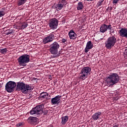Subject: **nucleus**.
Returning a JSON list of instances; mask_svg holds the SVG:
<instances>
[{
    "label": "nucleus",
    "instance_id": "4c0bfd02",
    "mask_svg": "<svg viewBox=\"0 0 127 127\" xmlns=\"http://www.w3.org/2000/svg\"><path fill=\"white\" fill-rule=\"evenodd\" d=\"M59 56H60V53H59V54L57 55L58 57H59Z\"/></svg>",
    "mask_w": 127,
    "mask_h": 127
},
{
    "label": "nucleus",
    "instance_id": "aec40b11",
    "mask_svg": "<svg viewBox=\"0 0 127 127\" xmlns=\"http://www.w3.org/2000/svg\"><path fill=\"white\" fill-rule=\"evenodd\" d=\"M55 8H56L57 11H59V10H61V9L63 8V5L61 4V2H59V3L55 6Z\"/></svg>",
    "mask_w": 127,
    "mask_h": 127
},
{
    "label": "nucleus",
    "instance_id": "20e7f679",
    "mask_svg": "<svg viewBox=\"0 0 127 127\" xmlns=\"http://www.w3.org/2000/svg\"><path fill=\"white\" fill-rule=\"evenodd\" d=\"M17 61L19 65L26 66V63H28L30 61L29 55L27 54L22 55L17 59Z\"/></svg>",
    "mask_w": 127,
    "mask_h": 127
},
{
    "label": "nucleus",
    "instance_id": "ddd939ff",
    "mask_svg": "<svg viewBox=\"0 0 127 127\" xmlns=\"http://www.w3.org/2000/svg\"><path fill=\"white\" fill-rule=\"evenodd\" d=\"M119 34L121 37H126V38H127V29L122 28L119 30Z\"/></svg>",
    "mask_w": 127,
    "mask_h": 127
},
{
    "label": "nucleus",
    "instance_id": "5701e85b",
    "mask_svg": "<svg viewBox=\"0 0 127 127\" xmlns=\"http://www.w3.org/2000/svg\"><path fill=\"white\" fill-rule=\"evenodd\" d=\"M81 74H82L80 75V76L79 77V78L82 80V81H83V80H85L86 78L88 77L87 76H88V74H85V73H81Z\"/></svg>",
    "mask_w": 127,
    "mask_h": 127
},
{
    "label": "nucleus",
    "instance_id": "4468645a",
    "mask_svg": "<svg viewBox=\"0 0 127 127\" xmlns=\"http://www.w3.org/2000/svg\"><path fill=\"white\" fill-rule=\"evenodd\" d=\"M91 68H90V67L86 66L82 69L80 74H85L88 76V74H89V73H91Z\"/></svg>",
    "mask_w": 127,
    "mask_h": 127
},
{
    "label": "nucleus",
    "instance_id": "c85d7f7f",
    "mask_svg": "<svg viewBox=\"0 0 127 127\" xmlns=\"http://www.w3.org/2000/svg\"><path fill=\"white\" fill-rule=\"evenodd\" d=\"M12 32H13V30H9V31L8 32H7L6 33V34L7 35H9V34H11V33H12Z\"/></svg>",
    "mask_w": 127,
    "mask_h": 127
},
{
    "label": "nucleus",
    "instance_id": "4be33fe9",
    "mask_svg": "<svg viewBox=\"0 0 127 127\" xmlns=\"http://www.w3.org/2000/svg\"><path fill=\"white\" fill-rule=\"evenodd\" d=\"M83 7H84V5H83V3L82 2H78V6L77 7L78 10H81V9H83Z\"/></svg>",
    "mask_w": 127,
    "mask_h": 127
},
{
    "label": "nucleus",
    "instance_id": "6ab92c4d",
    "mask_svg": "<svg viewBox=\"0 0 127 127\" xmlns=\"http://www.w3.org/2000/svg\"><path fill=\"white\" fill-rule=\"evenodd\" d=\"M69 119V117L68 116H65L64 117H62V122L61 124L62 125H65L67 122H68V120Z\"/></svg>",
    "mask_w": 127,
    "mask_h": 127
},
{
    "label": "nucleus",
    "instance_id": "0eeeda50",
    "mask_svg": "<svg viewBox=\"0 0 127 127\" xmlns=\"http://www.w3.org/2000/svg\"><path fill=\"white\" fill-rule=\"evenodd\" d=\"M58 20L56 18H52L49 20V25L51 29L55 30L58 26Z\"/></svg>",
    "mask_w": 127,
    "mask_h": 127
},
{
    "label": "nucleus",
    "instance_id": "7ed1b4c3",
    "mask_svg": "<svg viewBox=\"0 0 127 127\" xmlns=\"http://www.w3.org/2000/svg\"><path fill=\"white\" fill-rule=\"evenodd\" d=\"M116 42H117V38L116 37L112 36V37L108 38V39L105 42V47L107 48V49H109V50H111V49H112V48L115 46Z\"/></svg>",
    "mask_w": 127,
    "mask_h": 127
},
{
    "label": "nucleus",
    "instance_id": "a878e982",
    "mask_svg": "<svg viewBox=\"0 0 127 127\" xmlns=\"http://www.w3.org/2000/svg\"><path fill=\"white\" fill-rule=\"evenodd\" d=\"M0 53H2V54H5V53L7 52V49L6 48L1 49H0Z\"/></svg>",
    "mask_w": 127,
    "mask_h": 127
},
{
    "label": "nucleus",
    "instance_id": "2f4dec72",
    "mask_svg": "<svg viewBox=\"0 0 127 127\" xmlns=\"http://www.w3.org/2000/svg\"><path fill=\"white\" fill-rule=\"evenodd\" d=\"M120 0H113V3H117Z\"/></svg>",
    "mask_w": 127,
    "mask_h": 127
},
{
    "label": "nucleus",
    "instance_id": "473e14b6",
    "mask_svg": "<svg viewBox=\"0 0 127 127\" xmlns=\"http://www.w3.org/2000/svg\"><path fill=\"white\" fill-rule=\"evenodd\" d=\"M62 43H65V42H66V39H63L62 40Z\"/></svg>",
    "mask_w": 127,
    "mask_h": 127
},
{
    "label": "nucleus",
    "instance_id": "ea45409f",
    "mask_svg": "<svg viewBox=\"0 0 127 127\" xmlns=\"http://www.w3.org/2000/svg\"><path fill=\"white\" fill-rule=\"evenodd\" d=\"M87 1H89V0H91V1H92V0H87Z\"/></svg>",
    "mask_w": 127,
    "mask_h": 127
},
{
    "label": "nucleus",
    "instance_id": "412c9836",
    "mask_svg": "<svg viewBox=\"0 0 127 127\" xmlns=\"http://www.w3.org/2000/svg\"><path fill=\"white\" fill-rule=\"evenodd\" d=\"M46 97H50L49 94L47 93V92H42L40 94V98H43V99H45Z\"/></svg>",
    "mask_w": 127,
    "mask_h": 127
},
{
    "label": "nucleus",
    "instance_id": "9d476101",
    "mask_svg": "<svg viewBox=\"0 0 127 127\" xmlns=\"http://www.w3.org/2000/svg\"><path fill=\"white\" fill-rule=\"evenodd\" d=\"M30 90H32V87L28 84H25V83L21 92L23 93V94H27Z\"/></svg>",
    "mask_w": 127,
    "mask_h": 127
},
{
    "label": "nucleus",
    "instance_id": "f257e3e1",
    "mask_svg": "<svg viewBox=\"0 0 127 127\" xmlns=\"http://www.w3.org/2000/svg\"><path fill=\"white\" fill-rule=\"evenodd\" d=\"M120 81V77L117 73H111L109 76L106 77V82L107 84L114 86L115 84H118Z\"/></svg>",
    "mask_w": 127,
    "mask_h": 127
},
{
    "label": "nucleus",
    "instance_id": "a211bd4d",
    "mask_svg": "<svg viewBox=\"0 0 127 127\" xmlns=\"http://www.w3.org/2000/svg\"><path fill=\"white\" fill-rule=\"evenodd\" d=\"M68 35L70 39H75V38H76V34L74 32V31L73 30H71L68 33Z\"/></svg>",
    "mask_w": 127,
    "mask_h": 127
},
{
    "label": "nucleus",
    "instance_id": "f704fd0d",
    "mask_svg": "<svg viewBox=\"0 0 127 127\" xmlns=\"http://www.w3.org/2000/svg\"><path fill=\"white\" fill-rule=\"evenodd\" d=\"M102 5V2H99L98 3V6H101Z\"/></svg>",
    "mask_w": 127,
    "mask_h": 127
},
{
    "label": "nucleus",
    "instance_id": "bb28decb",
    "mask_svg": "<svg viewBox=\"0 0 127 127\" xmlns=\"http://www.w3.org/2000/svg\"><path fill=\"white\" fill-rule=\"evenodd\" d=\"M60 2H61V4L63 5V6L66 4V0H61Z\"/></svg>",
    "mask_w": 127,
    "mask_h": 127
},
{
    "label": "nucleus",
    "instance_id": "c756f323",
    "mask_svg": "<svg viewBox=\"0 0 127 127\" xmlns=\"http://www.w3.org/2000/svg\"><path fill=\"white\" fill-rule=\"evenodd\" d=\"M124 55L127 57V49H126L124 53Z\"/></svg>",
    "mask_w": 127,
    "mask_h": 127
},
{
    "label": "nucleus",
    "instance_id": "393cba45",
    "mask_svg": "<svg viewBox=\"0 0 127 127\" xmlns=\"http://www.w3.org/2000/svg\"><path fill=\"white\" fill-rule=\"evenodd\" d=\"M27 0H20L19 2L18 3V5H22V4H24Z\"/></svg>",
    "mask_w": 127,
    "mask_h": 127
},
{
    "label": "nucleus",
    "instance_id": "423d86ee",
    "mask_svg": "<svg viewBox=\"0 0 127 127\" xmlns=\"http://www.w3.org/2000/svg\"><path fill=\"white\" fill-rule=\"evenodd\" d=\"M15 87H16L15 82L10 81L6 83L5 86V90H6L8 93H11L14 92Z\"/></svg>",
    "mask_w": 127,
    "mask_h": 127
},
{
    "label": "nucleus",
    "instance_id": "9b49d317",
    "mask_svg": "<svg viewBox=\"0 0 127 127\" xmlns=\"http://www.w3.org/2000/svg\"><path fill=\"white\" fill-rule=\"evenodd\" d=\"M61 96L58 95L51 99L52 105H57L61 102Z\"/></svg>",
    "mask_w": 127,
    "mask_h": 127
},
{
    "label": "nucleus",
    "instance_id": "c9c22d12",
    "mask_svg": "<svg viewBox=\"0 0 127 127\" xmlns=\"http://www.w3.org/2000/svg\"><path fill=\"white\" fill-rule=\"evenodd\" d=\"M104 0H100L99 2H103Z\"/></svg>",
    "mask_w": 127,
    "mask_h": 127
},
{
    "label": "nucleus",
    "instance_id": "a19ab883",
    "mask_svg": "<svg viewBox=\"0 0 127 127\" xmlns=\"http://www.w3.org/2000/svg\"><path fill=\"white\" fill-rule=\"evenodd\" d=\"M50 127H53V126H51Z\"/></svg>",
    "mask_w": 127,
    "mask_h": 127
},
{
    "label": "nucleus",
    "instance_id": "1a4fd4ad",
    "mask_svg": "<svg viewBox=\"0 0 127 127\" xmlns=\"http://www.w3.org/2000/svg\"><path fill=\"white\" fill-rule=\"evenodd\" d=\"M54 39V34L52 33L50 35L47 37H45L43 40L44 44H46V43H49V42H51L53 41Z\"/></svg>",
    "mask_w": 127,
    "mask_h": 127
},
{
    "label": "nucleus",
    "instance_id": "dca6fc26",
    "mask_svg": "<svg viewBox=\"0 0 127 127\" xmlns=\"http://www.w3.org/2000/svg\"><path fill=\"white\" fill-rule=\"evenodd\" d=\"M24 83L23 82H17L16 86V90L18 91H21L24 85Z\"/></svg>",
    "mask_w": 127,
    "mask_h": 127
},
{
    "label": "nucleus",
    "instance_id": "6e6552de",
    "mask_svg": "<svg viewBox=\"0 0 127 127\" xmlns=\"http://www.w3.org/2000/svg\"><path fill=\"white\" fill-rule=\"evenodd\" d=\"M111 28H113V27H112V25L109 24L108 26L106 24H103L101 25L100 28V32H102V33H104V32H106L108 29H111Z\"/></svg>",
    "mask_w": 127,
    "mask_h": 127
},
{
    "label": "nucleus",
    "instance_id": "2eb2a0df",
    "mask_svg": "<svg viewBox=\"0 0 127 127\" xmlns=\"http://www.w3.org/2000/svg\"><path fill=\"white\" fill-rule=\"evenodd\" d=\"M101 116H102V112H98L97 113H95L92 116V119L94 120V121H97V120H99V119H101Z\"/></svg>",
    "mask_w": 127,
    "mask_h": 127
},
{
    "label": "nucleus",
    "instance_id": "f3484780",
    "mask_svg": "<svg viewBox=\"0 0 127 127\" xmlns=\"http://www.w3.org/2000/svg\"><path fill=\"white\" fill-rule=\"evenodd\" d=\"M27 121L30 124H32V123H36L37 122V118L36 117H30Z\"/></svg>",
    "mask_w": 127,
    "mask_h": 127
},
{
    "label": "nucleus",
    "instance_id": "72a5a7b5",
    "mask_svg": "<svg viewBox=\"0 0 127 127\" xmlns=\"http://www.w3.org/2000/svg\"><path fill=\"white\" fill-rule=\"evenodd\" d=\"M22 126V123H19L17 124L18 127H21Z\"/></svg>",
    "mask_w": 127,
    "mask_h": 127
},
{
    "label": "nucleus",
    "instance_id": "e433bc0d",
    "mask_svg": "<svg viewBox=\"0 0 127 127\" xmlns=\"http://www.w3.org/2000/svg\"><path fill=\"white\" fill-rule=\"evenodd\" d=\"M119 127V125H116L114 126H113V127Z\"/></svg>",
    "mask_w": 127,
    "mask_h": 127
},
{
    "label": "nucleus",
    "instance_id": "f8f14e48",
    "mask_svg": "<svg viewBox=\"0 0 127 127\" xmlns=\"http://www.w3.org/2000/svg\"><path fill=\"white\" fill-rule=\"evenodd\" d=\"M94 46H93V43L91 41H88L86 44V46L84 50V52L85 53H88L90 49H92Z\"/></svg>",
    "mask_w": 127,
    "mask_h": 127
},
{
    "label": "nucleus",
    "instance_id": "7c9ffc66",
    "mask_svg": "<svg viewBox=\"0 0 127 127\" xmlns=\"http://www.w3.org/2000/svg\"><path fill=\"white\" fill-rule=\"evenodd\" d=\"M108 29H109V30L110 31V33H114V29H112V28Z\"/></svg>",
    "mask_w": 127,
    "mask_h": 127
},
{
    "label": "nucleus",
    "instance_id": "cd10ccee",
    "mask_svg": "<svg viewBox=\"0 0 127 127\" xmlns=\"http://www.w3.org/2000/svg\"><path fill=\"white\" fill-rule=\"evenodd\" d=\"M4 15V12L2 11H0V17H1Z\"/></svg>",
    "mask_w": 127,
    "mask_h": 127
},
{
    "label": "nucleus",
    "instance_id": "f03ea898",
    "mask_svg": "<svg viewBox=\"0 0 127 127\" xmlns=\"http://www.w3.org/2000/svg\"><path fill=\"white\" fill-rule=\"evenodd\" d=\"M43 109H44V105H38L31 110L30 114L32 115H42V114H44V116H45L48 114V111L45 110L43 111Z\"/></svg>",
    "mask_w": 127,
    "mask_h": 127
},
{
    "label": "nucleus",
    "instance_id": "b1692460",
    "mask_svg": "<svg viewBox=\"0 0 127 127\" xmlns=\"http://www.w3.org/2000/svg\"><path fill=\"white\" fill-rule=\"evenodd\" d=\"M28 26V24H27V23L24 22L22 24L21 27H20L19 29H24V28H26V27H27Z\"/></svg>",
    "mask_w": 127,
    "mask_h": 127
},
{
    "label": "nucleus",
    "instance_id": "58836bf2",
    "mask_svg": "<svg viewBox=\"0 0 127 127\" xmlns=\"http://www.w3.org/2000/svg\"><path fill=\"white\" fill-rule=\"evenodd\" d=\"M112 9H113V8L110 7V10H112Z\"/></svg>",
    "mask_w": 127,
    "mask_h": 127
},
{
    "label": "nucleus",
    "instance_id": "39448f33",
    "mask_svg": "<svg viewBox=\"0 0 127 127\" xmlns=\"http://www.w3.org/2000/svg\"><path fill=\"white\" fill-rule=\"evenodd\" d=\"M60 45L57 42H54L50 46L49 51L53 55H56L58 53V49H59Z\"/></svg>",
    "mask_w": 127,
    "mask_h": 127
}]
</instances>
